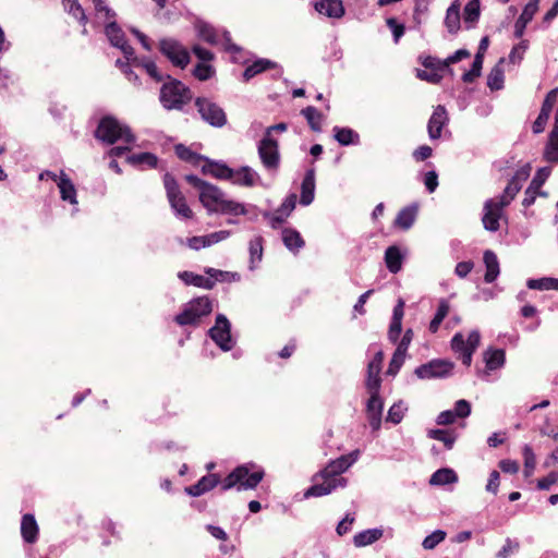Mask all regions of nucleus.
Returning <instances> with one entry per match:
<instances>
[{
    "instance_id": "obj_1",
    "label": "nucleus",
    "mask_w": 558,
    "mask_h": 558,
    "mask_svg": "<svg viewBox=\"0 0 558 558\" xmlns=\"http://www.w3.org/2000/svg\"><path fill=\"white\" fill-rule=\"evenodd\" d=\"M360 456L359 450L330 461L322 471L313 477V485L306 490L305 497H320L330 494L338 487L347 486V478L342 477L344 473Z\"/></svg>"
},
{
    "instance_id": "obj_2",
    "label": "nucleus",
    "mask_w": 558,
    "mask_h": 558,
    "mask_svg": "<svg viewBox=\"0 0 558 558\" xmlns=\"http://www.w3.org/2000/svg\"><path fill=\"white\" fill-rule=\"evenodd\" d=\"M186 181L199 190V202L210 213L227 215H244L246 213L243 204L226 197L217 186L211 185L195 175H187Z\"/></svg>"
},
{
    "instance_id": "obj_3",
    "label": "nucleus",
    "mask_w": 558,
    "mask_h": 558,
    "mask_svg": "<svg viewBox=\"0 0 558 558\" xmlns=\"http://www.w3.org/2000/svg\"><path fill=\"white\" fill-rule=\"evenodd\" d=\"M265 471L262 466L248 462L236 466L221 482V490L233 487L241 489H254L264 478Z\"/></svg>"
},
{
    "instance_id": "obj_4",
    "label": "nucleus",
    "mask_w": 558,
    "mask_h": 558,
    "mask_svg": "<svg viewBox=\"0 0 558 558\" xmlns=\"http://www.w3.org/2000/svg\"><path fill=\"white\" fill-rule=\"evenodd\" d=\"M95 137L106 144H133L135 136L131 129L113 117H104L95 131Z\"/></svg>"
},
{
    "instance_id": "obj_5",
    "label": "nucleus",
    "mask_w": 558,
    "mask_h": 558,
    "mask_svg": "<svg viewBox=\"0 0 558 558\" xmlns=\"http://www.w3.org/2000/svg\"><path fill=\"white\" fill-rule=\"evenodd\" d=\"M469 57L470 52L465 49L456 51L454 54L448 57L446 60H440L438 58L427 56L422 61V65L425 68V70H418L417 76L421 80H425L429 83H438L442 78V73L445 70H447L451 64Z\"/></svg>"
},
{
    "instance_id": "obj_6",
    "label": "nucleus",
    "mask_w": 558,
    "mask_h": 558,
    "mask_svg": "<svg viewBox=\"0 0 558 558\" xmlns=\"http://www.w3.org/2000/svg\"><path fill=\"white\" fill-rule=\"evenodd\" d=\"M191 99V90L180 81L170 80L161 87L160 101L167 109H181Z\"/></svg>"
},
{
    "instance_id": "obj_7",
    "label": "nucleus",
    "mask_w": 558,
    "mask_h": 558,
    "mask_svg": "<svg viewBox=\"0 0 558 558\" xmlns=\"http://www.w3.org/2000/svg\"><path fill=\"white\" fill-rule=\"evenodd\" d=\"M213 305L207 296L196 298L184 305L182 312L174 317L180 326L197 325L202 317L211 313Z\"/></svg>"
},
{
    "instance_id": "obj_8",
    "label": "nucleus",
    "mask_w": 558,
    "mask_h": 558,
    "mask_svg": "<svg viewBox=\"0 0 558 558\" xmlns=\"http://www.w3.org/2000/svg\"><path fill=\"white\" fill-rule=\"evenodd\" d=\"M163 184L167 192L168 201L174 213L184 219H192L194 213L187 205L186 198L181 192L179 184L177 183L173 175H171L170 173H166L163 177Z\"/></svg>"
},
{
    "instance_id": "obj_9",
    "label": "nucleus",
    "mask_w": 558,
    "mask_h": 558,
    "mask_svg": "<svg viewBox=\"0 0 558 558\" xmlns=\"http://www.w3.org/2000/svg\"><path fill=\"white\" fill-rule=\"evenodd\" d=\"M480 340L481 336L476 330L471 331L466 338L461 332H458L451 340L452 350L459 354V359L468 367L472 363V355L477 349Z\"/></svg>"
},
{
    "instance_id": "obj_10",
    "label": "nucleus",
    "mask_w": 558,
    "mask_h": 558,
    "mask_svg": "<svg viewBox=\"0 0 558 558\" xmlns=\"http://www.w3.org/2000/svg\"><path fill=\"white\" fill-rule=\"evenodd\" d=\"M195 106L201 117L213 126L221 128L227 123L226 112L216 102L207 98H197Z\"/></svg>"
},
{
    "instance_id": "obj_11",
    "label": "nucleus",
    "mask_w": 558,
    "mask_h": 558,
    "mask_svg": "<svg viewBox=\"0 0 558 558\" xmlns=\"http://www.w3.org/2000/svg\"><path fill=\"white\" fill-rule=\"evenodd\" d=\"M210 338L223 351H229L233 347V341L230 332V323L223 315H218L215 326L209 330Z\"/></svg>"
},
{
    "instance_id": "obj_12",
    "label": "nucleus",
    "mask_w": 558,
    "mask_h": 558,
    "mask_svg": "<svg viewBox=\"0 0 558 558\" xmlns=\"http://www.w3.org/2000/svg\"><path fill=\"white\" fill-rule=\"evenodd\" d=\"M160 50L177 66L185 68L190 62L187 50L175 40H161Z\"/></svg>"
},
{
    "instance_id": "obj_13",
    "label": "nucleus",
    "mask_w": 558,
    "mask_h": 558,
    "mask_svg": "<svg viewBox=\"0 0 558 558\" xmlns=\"http://www.w3.org/2000/svg\"><path fill=\"white\" fill-rule=\"evenodd\" d=\"M453 363L446 360H434L416 368L415 374L423 379L445 377L451 374Z\"/></svg>"
},
{
    "instance_id": "obj_14",
    "label": "nucleus",
    "mask_w": 558,
    "mask_h": 558,
    "mask_svg": "<svg viewBox=\"0 0 558 558\" xmlns=\"http://www.w3.org/2000/svg\"><path fill=\"white\" fill-rule=\"evenodd\" d=\"M258 154L267 169L274 170L278 168L279 153L277 141L270 136H265L259 143Z\"/></svg>"
},
{
    "instance_id": "obj_15",
    "label": "nucleus",
    "mask_w": 558,
    "mask_h": 558,
    "mask_svg": "<svg viewBox=\"0 0 558 558\" xmlns=\"http://www.w3.org/2000/svg\"><path fill=\"white\" fill-rule=\"evenodd\" d=\"M383 361L384 352L381 350H378L367 365V378L365 383L367 391H373L375 393L376 390L380 389V372Z\"/></svg>"
},
{
    "instance_id": "obj_16",
    "label": "nucleus",
    "mask_w": 558,
    "mask_h": 558,
    "mask_svg": "<svg viewBox=\"0 0 558 558\" xmlns=\"http://www.w3.org/2000/svg\"><path fill=\"white\" fill-rule=\"evenodd\" d=\"M506 206L501 205L496 198H492L485 203L483 225L489 231H497L499 229V220L502 217V210Z\"/></svg>"
},
{
    "instance_id": "obj_17",
    "label": "nucleus",
    "mask_w": 558,
    "mask_h": 558,
    "mask_svg": "<svg viewBox=\"0 0 558 558\" xmlns=\"http://www.w3.org/2000/svg\"><path fill=\"white\" fill-rule=\"evenodd\" d=\"M105 33L110 43L120 48L128 59L133 56V48L128 44L123 31L116 24L114 20L106 23Z\"/></svg>"
},
{
    "instance_id": "obj_18",
    "label": "nucleus",
    "mask_w": 558,
    "mask_h": 558,
    "mask_svg": "<svg viewBox=\"0 0 558 558\" xmlns=\"http://www.w3.org/2000/svg\"><path fill=\"white\" fill-rule=\"evenodd\" d=\"M558 97V89L550 90L541 109V112L538 117L536 118L535 122L533 123V132L534 133H541L545 130V126L547 124V121L549 119L550 112L557 101Z\"/></svg>"
},
{
    "instance_id": "obj_19",
    "label": "nucleus",
    "mask_w": 558,
    "mask_h": 558,
    "mask_svg": "<svg viewBox=\"0 0 558 558\" xmlns=\"http://www.w3.org/2000/svg\"><path fill=\"white\" fill-rule=\"evenodd\" d=\"M369 393V399L367 402L366 413L369 425L374 430H378L381 422V413H383V401L379 397V390L367 391Z\"/></svg>"
},
{
    "instance_id": "obj_20",
    "label": "nucleus",
    "mask_w": 558,
    "mask_h": 558,
    "mask_svg": "<svg viewBox=\"0 0 558 558\" xmlns=\"http://www.w3.org/2000/svg\"><path fill=\"white\" fill-rule=\"evenodd\" d=\"M221 482L222 480H220L218 474L211 473L203 476L196 484L186 487L185 490L189 495L198 497L211 490L218 484L221 485Z\"/></svg>"
},
{
    "instance_id": "obj_21",
    "label": "nucleus",
    "mask_w": 558,
    "mask_h": 558,
    "mask_svg": "<svg viewBox=\"0 0 558 558\" xmlns=\"http://www.w3.org/2000/svg\"><path fill=\"white\" fill-rule=\"evenodd\" d=\"M448 121V114L444 106H437L428 121V134L432 140L440 137L441 130Z\"/></svg>"
},
{
    "instance_id": "obj_22",
    "label": "nucleus",
    "mask_w": 558,
    "mask_h": 558,
    "mask_svg": "<svg viewBox=\"0 0 558 558\" xmlns=\"http://www.w3.org/2000/svg\"><path fill=\"white\" fill-rule=\"evenodd\" d=\"M315 10L330 19H340L344 14V7L341 0H319L315 3Z\"/></svg>"
},
{
    "instance_id": "obj_23",
    "label": "nucleus",
    "mask_w": 558,
    "mask_h": 558,
    "mask_svg": "<svg viewBox=\"0 0 558 558\" xmlns=\"http://www.w3.org/2000/svg\"><path fill=\"white\" fill-rule=\"evenodd\" d=\"M199 167L202 168L204 174L211 175L216 179L229 180L230 175H232L231 168L223 163L210 161L208 159H203Z\"/></svg>"
},
{
    "instance_id": "obj_24",
    "label": "nucleus",
    "mask_w": 558,
    "mask_h": 558,
    "mask_svg": "<svg viewBox=\"0 0 558 558\" xmlns=\"http://www.w3.org/2000/svg\"><path fill=\"white\" fill-rule=\"evenodd\" d=\"M38 525L33 514H24L21 522V534L26 543L33 544L38 537Z\"/></svg>"
},
{
    "instance_id": "obj_25",
    "label": "nucleus",
    "mask_w": 558,
    "mask_h": 558,
    "mask_svg": "<svg viewBox=\"0 0 558 558\" xmlns=\"http://www.w3.org/2000/svg\"><path fill=\"white\" fill-rule=\"evenodd\" d=\"M229 180H232L234 184L251 187L259 180V175L251 168L242 167L239 170H232V175H230Z\"/></svg>"
},
{
    "instance_id": "obj_26",
    "label": "nucleus",
    "mask_w": 558,
    "mask_h": 558,
    "mask_svg": "<svg viewBox=\"0 0 558 558\" xmlns=\"http://www.w3.org/2000/svg\"><path fill=\"white\" fill-rule=\"evenodd\" d=\"M545 158L550 162H558V106L555 113V125L545 148Z\"/></svg>"
},
{
    "instance_id": "obj_27",
    "label": "nucleus",
    "mask_w": 558,
    "mask_h": 558,
    "mask_svg": "<svg viewBox=\"0 0 558 558\" xmlns=\"http://www.w3.org/2000/svg\"><path fill=\"white\" fill-rule=\"evenodd\" d=\"M179 278L185 283V284H192L198 288L204 289H213L215 286V280L208 277H204L202 275H196L192 271H182L179 272Z\"/></svg>"
},
{
    "instance_id": "obj_28",
    "label": "nucleus",
    "mask_w": 558,
    "mask_h": 558,
    "mask_svg": "<svg viewBox=\"0 0 558 558\" xmlns=\"http://www.w3.org/2000/svg\"><path fill=\"white\" fill-rule=\"evenodd\" d=\"M403 262V254L401 250L396 246H389L385 252V263L390 272L397 274L400 271Z\"/></svg>"
},
{
    "instance_id": "obj_29",
    "label": "nucleus",
    "mask_w": 558,
    "mask_h": 558,
    "mask_svg": "<svg viewBox=\"0 0 558 558\" xmlns=\"http://www.w3.org/2000/svg\"><path fill=\"white\" fill-rule=\"evenodd\" d=\"M58 187L61 193V198L63 201L70 202L71 204H76V190L71 179L62 171L59 181Z\"/></svg>"
},
{
    "instance_id": "obj_30",
    "label": "nucleus",
    "mask_w": 558,
    "mask_h": 558,
    "mask_svg": "<svg viewBox=\"0 0 558 558\" xmlns=\"http://www.w3.org/2000/svg\"><path fill=\"white\" fill-rule=\"evenodd\" d=\"M483 259L486 266V274L484 279L487 283H492L499 275L498 258L494 252L485 251Z\"/></svg>"
},
{
    "instance_id": "obj_31",
    "label": "nucleus",
    "mask_w": 558,
    "mask_h": 558,
    "mask_svg": "<svg viewBox=\"0 0 558 558\" xmlns=\"http://www.w3.org/2000/svg\"><path fill=\"white\" fill-rule=\"evenodd\" d=\"M314 191H315V173L314 170H308L302 182V192H301V204L310 205L314 199Z\"/></svg>"
},
{
    "instance_id": "obj_32",
    "label": "nucleus",
    "mask_w": 558,
    "mask_h": 558,
    "mask_svg": "<svg viewBox=\"0 0 558 558\" xmlns=\"http://www.w3.org/2000/svg\"><path fill=\"white\" fill-rule=\"evenodd\" d=\"M128 162L141 169H153L158 165V158L150 153H140L128 156Z\"/></svg>"
},
{
    "instance_id": "obj_33",
    "label": "nucleus",
    "mask_w": 558,
    "mask_h": 558,
    "mask_svg": "<svg viewBox=\"0 0 558 558\" xmlns=\"http://www.w3.org/2000/svg\"><path fill=\"white\" fill-rule=\"evenodd\" d=\"M451 306L448 300L441 299L438 303L436 314L429 324V331L436 333L446 317L449 316Z\"/></svg>"
},
{
    "instance_id": "obj_34",
    "label": "nucleus",
    "mask_w": 558,
    "mask_h": 558,
    "mask_svg": "<svg viewBox=\"0 0 558 558\" xmlns=\"http://www.w3.org/2000/svg\"><path fill=\"white\" fill-rule=\"evenodd\" d=\"M460 3L454 1L447 10L445 25L451 34H456L460 29Z\"/></svg>"
},
{
    "instance_id": "obj_35",
    "label": "nucleus",
    "mask_w": 558,
    "mask_h": 558,
    "mask_svg": "<svg viewBox=\"0 0 558 558\" xmlns=\"http://www.w3.org/2000/svg\"><path fill=\"white\" fill-rule=\"evenodd\" d=\"M416 214H417V207L416 206H408L403 209H401L395 220V226L400 228V229H409L415 218H416Z\"/></svg>"
},
{
    "instance_id": "obj_36",
    "label": "nucleus",
    "mask_w": 558,
    "mask_h": 558,
    "mask_svg": "<svg viewBox=\"0 0 558 558\" xmlns=\"http://www.w3.org/2000/svg\"><path fill=\"white\" fill-rule=\"evenodd\" d=\"M62 4L64 11H66L69 14L75 17L84 26L83 34H86L87 31L85 28V25L87 23V17L84 9L77 2V0H63Z\"/></svg>"
},
{
    "instance_id": "obj_37",
    "label": "nucleus",
    "mask_w": 558,
    "mask_h": 558,
    "mask_svg": "<svg viewBox=\"0 0 558 558\" xmlns=\"http://www.w3.org/2000/svg\"><path fill=\"white\" fill-rule=\"evenodd\" d=\"M275 66H276V64L274 62H271L267 59H259L245 69V71L243 73L244 81L247 82L251 78H253L254 76H256L257 74H260V73H263L269 69H272Z\"/></svg>"
},
{
    "instance_id": "obj_38",
    "label": "nucleus",
    "mask_w": 558,
    "mask_h": 558,
    "mask_svg": "<svg viewBox=\"0 0 558 558\" xmlns=\"http://www.w3.org/2000/svg\"><path fill=\"white\" fill-rule=\"evenodd\" d=\"M282 241L290 251H299L304 246V240L301 234L294 230L287 228L282 231Z\"/></svg>"
},
{
    "instance_id": "obj_39",
    "label": "nucleus",
    "mask_w": 558,
    "mask_h": 558,
    "mask_svg": "<svg viewBox=\"0 0 558 558\" xmlns=\"http://www.w3.org/2000/svg\"><path fill=\"white\" fill-rule=\"evenodd\" d=\"M381 536L383 531L379 529L366 530L357 533L353 538V543L356 547H363L375 543Z\"/></svg>"
},
{
    "instance_id": "obj_40",
    "label": "nucleus",
    "mask_w": 558,
    "mask_h": 558,
    "mask_svg": "<svg viewBox=\"0 0 558 558\" xmlns=\"http://www.w3.org/2000/svg\"><path fill=\"white\" fill-rule=\"evenodd\" d=\"M335 138L341 145L356 144L359 142V134L349 128H335Z\"/></svg>"
},
{
    "instance_id": "obj_41",
    "label": "nucleus",
    "mask_w": 558,
    "mask_h": 558,
    "mask_svg": "<svg viewBox=\"0 0 558 558\" xmlns=\"http://www.w3.org/2000/svg\"><path fill=\"white\" fill-rule=\"evenodd\" d=\"M302 114L305 117L313 131H320L323 114L315 107L308 106L304 108Z\"/></svg>"
},
{
    "instance_id": "obj_42",
    "label": "nucleus",
    "mask_w": 558,
    "mask_h": 558,
    "mask_svg": "<svg viewBox=\"0 0 558 558\" xmlns=\"http://www.w3.org/2000/svg\"><path fill=\"white\" fill-rule=\"evenodd\" d=\"M486 367L489 371L497 369L501 367L505 363V352L504 350H490L485 353L484 356Z\"/></svg>"
},
{
    "instance_id": "obj_43",
    "label": "nucleus",
    "mask_w": 558,
    "mask_h": 558,
    "mask_svg": "<svg viewBox=\"0 0 558 558\" xmlns=\"http://www.w3.org/2000/svg\"><path fill=\"white\" fill-rule=\"evenodd\" d=\"M457 481V474L450 469H440L436 471L430 477V484L445 485Z\"/></svg>"
},
{
    "instance_id": "obj_44",
    "label": "nucleus",
    "mask_w": 558,
    "mask_h": 558,
    "mask_svg": "<svg viewBox=\"0 0 558 558\" xmlns=\"http://www.w3.org/2000/svg\"><path fill=\"white\" fill-rule=\"evenodd\" d=\"M93 2L96 11V16L100 22L106 24L114 20V12L110 8H108L104 0H93Z\"/></svg>"
},
{
    "instance_id": "obj_45",
    "label": "nucleus",
    "mask_w": 558,
    "mask_h": 558,
    "mask_svg": "<svg viewBox=\"0 0 558 558\" xmlns=\"http://www.w3.org/2000/svg\"><path fill=\"white\" fill-rule=\"evenodd\" d=\"M522 185L517 183L515 181L510 180L508 185L506 186L504 193L501 196L496 197L498 202L501 203V205L508 206L511 201L514 198V196L518 194V192L521 190Z\"/></svg>"
},
{
    "instance_id": "obj_46",
    "label": "nucleus",
    "mask_w": 558,
    "mask_h": 558,
    "mask_svg": "<svg viewBox=\"0 0 558 558\" xmlns=\"http://www.w3.org/2000/svg\"><path fill=\"white\" fill-rule=\"evenodd\" d=\"M529 288L536 290H557L558 291V279L554 278H542L531 279L527 282Z\"/></svg>"
},
{
    "instance_id": "obj_47",
    "label": "nucleus",
    "mask_w": 558,
    "mask_h": 558,
    "mask_svg": "<svg viewBox=\"0 0 558 558\" xmlns=\"http://www.w3.org/2000/svg\"><path fill=\"white\" fill-rule=\"evenodd\" d=\"M464 22L473 25L480 17V0H470L464 7Z\"/></svg>"
},
{
    "instance_id": "obj_48",
    "label": "nucleus",
    "mask_w": 558,
    "mask_h": 558,
    "mask_svg": "<svg viewBox=\"0 0 558 558\" xmlns=\"http://www.w3.org/2000/svg\"><path fill=\"white\" fill-rule=\"evenodd\" d=\"M537 11L538 0H530L518 19V26L522 23V27H525L526 24L532 21Z\"/></svg>"
},
{
    "instance_id": "obj_49",
    "label": "nucleus",
    "mask_w": 558,
    "mask_h": 558,
    "mask_svg": "<svg viewBox=\"0 0 558 558\" xmlns=\"http://www.w3.org/2000/svg\"><path fill=\"white\" fill-rule=\"evenodd\" d=\"M175 153L180 159L191 162L195 166H201V163L204 159L201 156H198L197 154H195L194 151H192L190 148H187L183 145H178L175 147Z\"/></svg>"
},
{
    "instance_id": "obj_50",
    "label": "nucleus",
    "mask_w": 558,
    "mask_h": 558,
    "mask_svg": "<svg viewBox=\"0 0 558 558\" xmlns=\"http://www.w3.org/2000/svg\"><path fill=\"white\" fill-rule=\"evenodd\" d=\"M483 64V56L477 53L473 61L472 68L470 71L465 72L462 76L465 83L474 82L481 75V69Z\"/></svg>"
},
{
    "instance_id": "obj_51",
    "label": "nucleus",
    "mask_w": 558,
    "mask_h": 558,
    "mask_svg": "<svg viewBox=\"0 0 558 558\" xmlns=\"http://www.w3.org/2000/svg\"><path fill=\"white\" fill-rule=\"evenodd\" d=\"M199 36L207 43L211 45H217L220 43L219 33L210 25L204 24L199 26Z\"/></svg>"
},
{
    "instance_id": "obj_52",
    "label": "nucleus",
    "mask_w": 558,
    "mask_h": 558,
    "mask_svg": "<svg viewBox=\"0 0 558 558\" xmlns=\"http://www.w3.org/2000/svg\"><path fill=\"white\" fill-rule=\"evenodd\" d=\"M527 47L529 44L526 40H521L518 45H515L509 54L510 62L520 63L523 60Z\"/></svg>"
},
{
    "instance_id": "obj_53",
    "label": "nucleus",
    "mask_w": 558,
    "mask_h": 558,
    "mask_svg": "<svg viewBox=\"0 0 558 558\" xmlns=\"http://www.w3.org/2000/svg\"><path fill=\"white\" fill-rule=\"evenodd\" d=\"M428 436L433 439L442 441L447 449H451L454 442V438L448 432L442 429H432L429 430Z\"/></svg>"
},
{
    "instance_id": "obj_54",
    "label": "nucleus",
    "mask_w": 558,
    "mask_h": 558,
    "mask_svg": "<svg viewBox=\"0 0 558 558\" xmlns=\"http://www.w3.org/2000/svg\"><path fill=\"white\" fill-rule=\"evenodd\" d=\"M487 83L492 89H500L504 84V71L498 66L494 68L488 75Z\"/></svg>"
},
{
    "instance_id": "obj_55",
    "label": "nucleus",
    "mask_w": 558,
    "mask_h": 558,
    "mask_svg": "<svg viewBox=\"0 0 558 558\" xmlns=\"http://www.w3.org/2000/svg\"><path fill=\"white\" fill-rule=\"evenodd\" d=\"M250 254L252 262L257 260L259 262L263 256V238L262 236H255L250 242Z\"/></svg>"
},
{
    "instance_id": "obj_56",
    "label": "nucleus",
    "mask_w": 558,
    "mask_h": 558,
    "mask_svg": "<svg viewBox=\"0 0 558 558\" xmlns=\"http://www.w3.org/2000/svg\"><path fill=\"white\" fill-rule=\"evenodd\" d=\"M520 544L517 541L508 538L504 547L498 551V558H509L511 555L519 551Z\"/></svg>"
},
{
    "instance_id": "obj_57",
    "label": "nucleus",
    "mask_w": 558,
    "mask_h": 558,
    "mask_svg": "<svg viewBox=\"0 0 558 558\" xmlns=\"http://www.w3.org/2000/svg\"><path fill=\"white\" fill-rule=\"evenodd\" d=\"M446 537V533L444 531H435L433 534L425 537L423 541V547L425 549L435 548L440 542H442Z\"/></svg>"
},
{
    "instance_id": "obj_58",
    "label": "nucleus",
    "mask_w": 558,
    "mask_h": 558,
    "mask_svg": "<svg viewBox=\"0 0 558 558\" xmlns=\"http://www.w3.org/2000/svg\"><path fill=\"white\" fill-rule=\"evenodd\" d=\"M404 357H405L404 353L399 352L398 350H396L395 353H393V356H392V359H391V361L389 363V367H388L387 373L389 375H396L399 372L401 365L403 364Z\"/></svg>"
},
{
    "instance_id": "obj_59",
    "label": "nucleus",
    "mask_w": 558,
    "mask_h": 558,
    "mask_svg": "<svg viewBox=\"0 0 558 558\" xmlns=\"http://www.w3.org/2000/svg\"><path fill=\"white\" fill-rule=\"evenodd\" d=\"M558 482V472L553 471L547 476L537 481V488L541 490H547Z\"/></svg>"
},
{
    "instance_id": "obj_60",
    "label": "nucleus",
    "mask_w": 558,
    "mask_h": 558,
    "mask_svg": "<svg viewBox=\"0 0 558 558\" xmlns=\"http://www.w3.org/2000/svg\"><path fill=\"white\" fill-rule=\"evenodd\" d=\"M213 72H214V70L210 65L205 64V63H199L196 65V68L194 70V75L201 81H206L211 76Z\"/></svg>"
},
{
    "instance_id": "obj_61",
    "label": "nucleus",
    "mask_w": 558,
    "mask_h": 558,
    "mask_svg": "<svg viewBox=\"0 0 558 558\" xmlns=\"http://www.w3.org/2000/svg\"><path fill=\"white\" fill-rule=\"evenodd\" d=\"M354 522V517L347 514L342 521L337 525V533L339 536L347 534L351 530V525Z\"/></svg>"
},
{
    "instance_id": "obj_62",
    "label": "nucleus",
    "mask_w": 558,
    "mask_h": 558,
    "mask_svg": "<svg viewBox=\"0 0 558 558\" xmlns=\"http://www.w3.org/2000/svg\"><path fill=\"white\" fill-rule=\"evenodd\" d=\"M470 412H471V405H470V403L468 401L459 400L456 403V408H454V411H453L456 416H458V417H466V416L470 415Z\"/></svg>"
},
{
    "instance_id": "obj_63",
    "label": "nucleus",
    "mask_w": 558,
    "mask_h": 558,
    "mask_svg": "<svg viewBox=\"0 0 558 558\" xmlns=\"http://www.w3.org/2000/svg\"><path fill=\"white\" fill-rule=\"evenodd\" d=\"M402 417H403V410H402L401 405L393 404L388 411L387 421L398 424L402 420Z\"/></svg>"
},
{
    "instance_id": "obj_64",
    "label": "nucleus",
    "mask_w": 558,
    "mask_h": 558,
    "mask_svg": "<svg viewBox=\"0 0 558 558\" xmlns=\"http://www.w3.org/2000/svg\"><path fill=\"white\" fill-rule=\"evenodd\" d=\"M522 456L524 460V465H529L530 468L536 465V457L533 451V448L530 445L523 446Z\"/></svg>"
}]
</instances>
